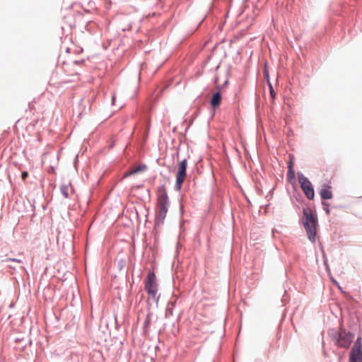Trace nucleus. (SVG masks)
<instances>
[{
  "label": "nucleus",
  "instance_id": "1",
  "mask_svg": "<svg viewBox=\"0 0 362 362\" xmlns=\"http://www.w3.org/2000/svg\"><path fill=\"white\" fill-rule=\"evenodd\" d=\"M169 206L170 201L165 188L163 186L160 187L158 190L156 206V228L160 227L163 224Z\"/></svg>",
  "mask_w": 362,
  "mask_h": 362
},
{
  "label": "nucleus",
  "instance_id": "2",
  "mask_svg": "<svg viewBox=\"0 0 362 362\" xmlns=\"http://www.w3.org/2000/svg\"><path fill=\"white\" fill-rule=\"evenodd\" d=\"M303 224L306 230L308 238L311 242L315 243L317 231V217L312 213L311 211L307 210L303 211Z\"/></svg>",
  "mask_w": 362,
  "mask_h": 362
},
{
  "label": "nucleus",
  "instance_id": "3",
  "mask_svg": "<svg viewBox=\"0 0 362 362\" xmlns=\"http://www.w3.org/2000/svg\"><path fill=\"white\" fill-rule=\"evenodd\" d=\"M187 160L184 159L178 164L177 170L176 173L175 187L177 190H180L185 180L187 177Z\"/></svg>",
  "mask_w": 362,
  "mask_h": 362
},
{
  "label": "nucleus",
  "instance_id": "4",
  "mask_svg": "<svg viewBox=\"0 0 362 362\" xmlns=\"http://www.w3.org/2000/svg\"><path fill=\"white\" fill-rule=\"evenodd\" d=\"M354 335L344 329H340L337 334L335 344L342 348L348 349L352 341Z\"/></svg>",
  "mask_w": 362,
  "mask_h": 362
},
{
  "label": "nucleus",
  "instance_id": "5",
  "mask_svg": "<svg viewBox=\"0 0 362 362\" xmlns=\"http://www.w3.org/2000/svg\"><path fill=\"white\" fill-rule=\"evenodd\" d=\"M145 289L148 294L155 298L158 292V284L156 282V276L153 272H149L145 280Z\"/></svg>",
  "mask_w": 362,
  "mask_h": 362
},
{
  "label": "nucleus",
  "instance_id": "6",
  "mask_svg": "<svg viewBox=\"0 0 362 362\" xmlns=\"http://www.w3.org/2000/svg\"><path fill=\"white\" fill-rule=\"evenodd\" d=\"M298 181L300 185V187L306 197L310 200L313 199L315 197V192L313 187L309 180L303 175L300 174L298 175Z\"/></svg>",
  "mask_w": 362,
  "mask_h": 362
},
{
  "label": "nucleus",
  "instance_id": "7",
  "mask_svg": "<svg viewBox=\"0 0 362 362\" xmlns=\"http://www.w3.org/2000/svg\"><path fill=\"white\" fill-rule=\"evenodd\" d=\"M350 362H362V340L358 337L351 351L349 356Z\"/></svg>",
  "mask_w": 362,
  "mask_h": 362
},
{
  "label": "nucleus",
  "instance_id": "8",
  "mask_svg": "<svg viewBox=\"0 0 362 362\" xmlns=\"http://www.w3.org/2000/svg\"><path fill=\"white\" fill-rule=\"evenodd\" d=\"M331 187L328 185H325L320 191V194L322 199H330L332 198V192L330 190Z\"/></svg>",
  "mask_w": 362,
  "mask_h": 362
},
{
  "label": "nucleus",
  "instance_id": "9",
  "mask_svg": "<svg viewBox=\"0 0 362 362\" xmlns=\"http://www.w3.org/2000/svg\"><path fill=\"white\" fill-rule=\"evenodd\" d=\"M221 101V95L219 92L215 93L211 98V105L214 108L219 106Z\"/></svg>",
  "mask_w": 362,
  "mask_h": 362
},
{
  "label": "nucleus",
  "instance_id": "10",
  "mask_svg": "<svg viewBox=\"0 0 362 362\" xmlns=\"http://www.w3.org/2000/svg\"><path fill=\"white\" fill-rule=\"evenodd\" d=\"M60 191L65 198L69 197L70 192H72L71 186L70 184H64L60 187Z\"/></svg>",
  "mask_w": 362,
  "mask_h": 362
},
{
  "label": "nucleus",
  "instance_id": "11",
  "mask_svg": "<svg viewBox=\"0 0 362 362\" xmlns=\"http://www.w3.org/2000/svg\"><path fill=\"white\" fill-rule=\"evenodd\" d=\"M146 168V166L145 165H139L138 167L131 170L129 172H126L123 176V177H127V176L136 174L139 172L144 171Z\"/></svg>",
  "mask_w": 362,
  "mask_h": 362
},
{
  "label": "nucleus",
  "instance_id": "12",
  "mask_svg": "<svg viewBox=\"0 0 362 362\" xmlns=\"http://www.w3.org/2000/svg\"><path fill=\"white\" fill-rule=\"evenodd\" d=\"M295 176L294 171L293 170V164L292 162H290L288 165V177L289 178H293Z\"/></svg>",
  "mask_w": 362,
  "mask_h": 362
},
{
  "label": "nucleus",
  "instance_id": "13",
  "mask_svg": "<svg viewBox=\"0 0 362 362\" xmlns=\"http://www.w3.org/2000/svg\"><path fill=\"white\" fill-rule=\"evenodd\" d=\"M269 91H270L271 96L272 97V98H274L276 93L274 92L273 86L270 83H269Z\"/></svg>",
  "mask_w": 362,
  "mask_h": 362
},
{
  "label": "nucleus",
  "instance_id": "14",
  "mask_svg": "<svg viewBox=\"0 0 362 362\" xmlns=\"http://www.w3.org/2000/svg\"><path fill=\"white\" fill-rule=\"evenodd\" d=\"M28 176V173L27 171H23L21 174L22 180H25Z\"/></svg>",
  "mask_w": 362,
  "mask_h": 362
},
{
  "label": "nucleus",
  "instance_id": "15",
  "mask_svg": "<svg viewBox=\"0 0 362 362\" xmlns=\"http://www.w3.org/2000/svg\"><path fill=\"white\" fill-rule=\"evenodd\" d=\"M7 261H13V262H18V263L21 262V260L16 259H8Z\"/></svg>",
  "mask_w": 362,
  "mask_h": 362
},
{
  "label": "nucleus",
  "instance_id": "16",
  "mask_svg": "<svg viewBox=\"0 0 362 362\" xmlns=\"http://www.w3.org/2000/svg\"><path fill=\"white\" fill-rule=\"evenodd\" d=\"M146 323H148L149 322V316H147V318H146Z\"/></svg>",
  "mask_w": 362,
  "mask_h": 362
},
{
  "label": "nucleus",
  "instance_id": "17",
  "mask_svg": "<svg viewBox=\"0 0 362 362\" xmlns=\"http://www.w3.org/2000/svg\"><path fill=\"white\" fill-rule=\"evenodd\" d=\"M114 101H115V98L113 97L112 98V103H114Z\"/></svg>",
  "mask_w": 362,
  "mask_h": 362
}]
</instances>
